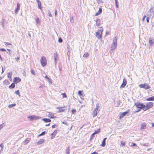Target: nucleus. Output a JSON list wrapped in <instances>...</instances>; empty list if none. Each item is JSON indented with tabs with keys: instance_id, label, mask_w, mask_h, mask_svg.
<instances>
[{
	"instance_id": "f257e3e1",
	"label": "nucleus",
	"mask_w": 154,
	"mask_h": 154,
	"mask_svg": "<svg viewBox=\"0 0 154 154\" xmlns=\"http://www.w3.org/2000/svg\"><path fill=\"white\" fill-rule=\"evenodd\" d=\"M103 29L102 27H100V29L96 33V36L98 38H101L102 37V32Z\"/></svg>"
},
{
	"instance_id": "f03ea898",
	"label": "nucleus",
	"mask_w": 154,
	"mask_h": 154,
	"mask_svg": "<svg viewBox=\"0 0 154 154\" xmlns=\"http://www.w3.org/2000/svg\"><path fill=\"white\" fill-rule=\"evenodd\" d=\"M117 37L116 36L114 38L113 41V43L111 46V50H114V49L116 48L117 47Z\"/></svg>"
},
{
	"instance_id": "7ed1b4c3",
	"label": "nucleus",
	"mask_w": 154,
	"mask_h": 154,
	"mask_svg": "<svg viewBox=\"0 0 154 154\" xmlns=\"http://www.w3.org/2000/svg\"><path fill=\"white\" fill-rule=\"evenodd\" d=\"M153 106V103L152 102H150L147 103L146 105L144 108L143 110L146 111L150 108H151Z\"/></svg>"
},
{
	"instance_id": "20e7f679",
	"label": "nucleus",
	"mask_w": 154,
	"mask_h": 154,
	"mask_svg": "<svg viewBox=\"0 0 154 154\" xmlns=\"http://www.w3.org/2000/svg\"><path fill=\"white\" fill-rule=\"evenodd\" d=\"M139 87L140 88H143L146 90L150 88V86L147 83L140 84L139 85Z\"/></svg>"
},
{
	"instance_id": "39448f33",
	"label": "nucleus",
	"mask_w": 154,
	"mask_h": 154,
	"mask_svg": "<svg viewBox=\"0 0 154 154\" xmlns=\"http://www.w3.org/2000/svg\"><path fill=\"white\" fill-rule=\"evenodd\" d=\"M134 105L136 106L137 108H140V109H143V110L145 107V105L141 103L137 102L136 103H135Z\"/></svg>"
},
{
	"instance_id": "423d86ee",
	"label": "nucleus",
	"mask_w": 154,
	"mask_h": 154,
	"mask_svg": "<svg viewBox=\"0 0 154 154\" xmlns=\"http://www.w3.org/2000/svg\"><path fill=\"white\" fill-rule=\"evenodd\" d=\"M40 62L42 65L43 66H45L47 64V60L46 59L45 57L44 56L42 57Z\"/></svg>"
},
{
	"instance_id": "0eeeda50",
	"label": "nucleus",
	"mask_w": 154,
	"mask_h": 154,
	"mask_svg": "<svg viewBox=\"0 0 154 154\" xmlns=\"http://www.w3.org/2000/svg\"><path fill=\"white\" fill-rule=\"evenodd\" d=\"M28 118L30 119V121H34L39 119V117L36 116L32 115L29 116L28 117Z\"/></svg>"
},
{
	"instance_id": "6e6552de",
	"label": "nucleus",
	"mask_w": 154,
	"mask_h": 154,
	"mask_svg": "<svg viewBox=\"0 0 154 154\" xmlns=\"http://www.w3.org/2000/svg\"><path fill=\"white\" fill-rule=\"evenodd\" d=\"M64 107V106L63 107H57L56 108L59 109L58 112H62L65 111V109H63Z\"/></svg>"
},
{
	"instance_id": "1a4fd4ad",
	"label": "nucleus",
	"mask_w": 154,
	"mask_h": 154,
	"mask_svg": "<svg viewBox=\"0 0 154 154\" xmlns=\"http://www.w3.org/2000/svg\"><path fill=\"white\" fill-rule=\"evenodd\" d=\"M154 15V11L149 10L148 12L147 16L149 17H152Z\"/></svg>"
},
{
	"instance_id": "9d476101",
	"label": "nucleus",
	"mask_w": 154,
	"mask_h": 154,
	"mask_svg": "<svg viewBox=\"0 0 154 154\" xmlns=\"http://www.w3.org/2000/svg\"><path fill=\"white\" fill-rule=\"evenodd\" d=\"M146 125L145 123H142L140 125V130L143 131V130L146 129Z\"/></svg>"
},
{
	"instance_id": "9b49d317",
	"label": "nucleus",
	"mask_w": 154,
	"mask_h": 154,
	"mask_svg": "<svg viewBox=\"0 0 154 154\" xmlns=\"http://www.w3.org/2000/svg\"><path fill=\"white\" fill-rule=\"evenodd\" d=\"M21 81V79L19 77H15L14 79L13 82L16 84L20 82Z\"/></svg>"
},
{
	"instance_id": "f8f14e48",
	"label": "nucleus",
	"mask_w": 154,
	"mask_h": 154,
	"mask_svg": "<svg viewBox=\"0 0 154 154\" xmlns=\"http://www.w3.org/2000/svg\"><path fill=\"white\" fill-rule=\"evenodd\" d=\"M129 110H128L127 111L124 112H123L121 114L120 116V118H123V117L125 116L129 112Z\"/></svg>"
},
{
	"instance_id": "ddd939ff",
	"label": "nucleus",
	"mask_w": 154,
	"mask_h": 154,
	"mask_svg": "<svg viewBox=\"0 0 154 154\" xmlns=\"http://www.w3.org/2000/svg\"><path fill=\"white\" fill-rule=\"evenodd\" d=\"M127 80L125 79H124L123 80V81L122 84L120 87L124 88L127 84Z\"/></svg>"
},
{
	"instance_id": "4468645a",
	"label": "nucleus",
	"mask_w": 154,
	"mask_h": 154,
	"mask_svg": "<svg viewBox=\"0 0 154 154\" xmlns=\"http://www.w3.org/2000/svg\"><path fill=\"white\" fill-rule=\"evenodd\" d=\"M107 139L106 137H105L104 138L100 146L103 147H104L106 145V139Z\"/></svg>"
},
{
	"instance_id": "2eb2a0df",
	"label": "nucleus",
	"mask_w": 154,
	"mask_h": 154,
	"mask_svg": "<svg viewBox=\"0 0 154 154\" xmlns=\"http://www.w3.org/2000/svg\"><path fill=\"white\" fill-rule=\"evenodd\" d=\"M54 62L55 64L57 63V60L58 59V56L57 53H55L54 54Z\"/></svg>"
},
{
	"instance_id": "dca6fc26",
	"label": "nucleus",
	"mask_w": 154,
	"mask_h": 154,
	"mask_svg": "<svg viewBox=\"0 0 154 154\" xmlns=\"http://www.w3.org/2000/svg\"><path fill=\"white\" fill-rule=\"evenodd\" d=\"M57 134V130H56L54 131L51 134V139H53L54 138L55 136Z\"/></svg>"
},
{
	"instance_id": "f3484780",
	"label": "nucleus",
	"mask_w": 154,
	"mask_h": 154,
	"mask_svg": "<svg viewBox=\"0 0 154 154\" xmlns=\"http://www.w3.org/2000/svg\"><path fill=\"white\" fill-rule=\"evenodd\" d=\"M36 1L38 3V8H39L42 10V8L41 2L40 1H39V0H36Z\"/></svg>"
},
{
	"instance_id": "a211bd4d",
	"label": "nucleus",
	"mask_w": 154,
	"mask_h": 154,
	"mask_svg": "<svg viewBox=\"0 0 154 154\" xmlns=\"http://www.w3.org/2000/svg\"><path fill=\"white\" fill-rule=\"evenodd\" d=\"M102 12V9L101 8H99V11L98 12H97L95 14V16H97L100 14Z\"/></svg>"
},
{
	"instance_id": "6ab92c4d",
	"label": "nucleus",
	"mask_w": 154,
	"mask_h": 154,
	"mask_svg": "<svg viewBox=\"0 0 154 154\" xmlns=\"http://www.w3.org/2000/svg\"><path fill=\"white\" fill-rule=\"evenodd\" d=\"M17 8L15 9V13H17L20 9V5L18 3H17Z\"/></svg>"
},
{
	"instance_id": "aec40b11",
	"label": "nucleus",
	"mask_w": 154,
	"mask_h": 154,
	"mask_svg": "<svg viewBox=\"0 0 154 154\" xmlns=\"http://www.w3.org/2000/svg\"><path fill=\"white\" fill-rule=\"evenodd\" d=\"M44 142L45 140L44 139H41L40 140L37 142V144L38 145H40L43 143H44Z\"/></svg>"
},
{
	"instance_id": "412c9836",
	"label": "nucleus",
	"mask_w": 154,
	"mask_h": 154,
	"mask_svg": "<svg viewBox=\"0 0 154 154\" xmlns=\"http://www.w3.org/2000/svg\"><path fill=\"white\" fill-rule=\"evenodd\" d=\"M99 112V111L97 112V111H95V110H94L92 113L93 116L94 117L96 116L97 114V113Z\"/></svg>"
},
{
	"instance_id": "4be33fe9",
	"label": "nucleus",
	"mask_w": 154,
	"mask_h": 154,
	"mask_svg": "<svg viewBox=\"0 0 154 154\" xmlns=\"http://www.w3.org/2000/svg\"><path fill=\"white\" fill-rule=\"evenodd\" d=\"M48 117L51 119L53 118L54 117V114L53 113L49 112L48 115Z\"/></svg>"
},
{
	"instance_id": "5701e85b",
	"label": "nucleus",
	"mask_w": 154,
	"mask_h": 154,
	"mask_svg": "<svg viewBox=\"0 0 154 154\" xmlns=\"http://www.w3.org/2000/svg\"><path fill=\"white\" fill-rule=\"evenodd\" d=\"M45 122H51V120L49 119L44 118L42 119Z\"/></svg>"
},
{
	"instance_id": "b1692460",
	"label": "nucleus",
	"mask_w": 154,
	"mask_h": 154,
	"mask_svg": "<svg viewBox=\"0 0 154 154\" xmlns=\"http://www.w3.org/2000/svg\"><path fill=\"white\" fill-rule=\"evenodd\" d=\"M146 100L147 101H154V96L149 97L146 99Z\"/></svg>"
},
{
	"instance_id": "393cba45",
	"label": "nucleus",
	"mask_w": 154,
	"mask_h": 154,
	"mask_svg": "<svg viewBox=\"0 0 154 154\" xmlns=\"http://www.w3.org/2000/svg\"><path fill=\"white\" fill-rule=\"evenodd\" d=\"M12 75V72H8L7 73L8 77V78H10L11 81V77Z\"/></svg>"
},
{
	"instance_id": "a878e982",
	"label": "nucleus",
	"mask_w": 154,
	"mask_h": 154,
	"mask_svg": "<svg viewBox=\"0 0 154 154\" xmlns=\"http://www.w3.org/2000/svg\"><path fill=\"white\" fill-rule=\"evenodd\" d=\"M100 19H97L96 21V25L97 26H100Z\"/></svg>"
},
{
	"instance_id": "bb28decb",
	"label": "nucleus",
	"mask_w": 154,
	"mask_h": 154,
	"mask_svg": "<svg viewBox=\"0 0 154 154\" xmlns=\"http://www.w3.org/2000/svg\"><path fill=\"white\" fill-rule=\"evenodd\" d=\"M149 43L150 45H152L154 43V41L151 38H149Z\"/></svg>"
},
{
	"instance_id": "cd10ccee",
	"label": "nucleus",
	"mask_w": 154,
	"mask_h": 154,
	"mask_svg": "<svg viewBox=\"0 0 154 154\" xmlns=\"http://www.w3.org/2000/svg\"><path fill=\"white\" fill-rule=\"evenodd\" d=\"M15 84L14 83H12L11 85H10L9 86V88L11 89V88H13L15 87Z\"/></svg>"
},
{
	"instance_id": "c85d7f7f",
	"label": "nucleus",
	"mask_w": 154,
	"mask_h": 154,
	"mask_svg": "<svg viewBox=\"0 0 154 154\" xmlns=\"http://www.w3.org/2000/svg\"><path fill=\"white\" fill-rule=\"evenodd\" d=\"M83 91H78V94L79 96H83Z\"/></svg>"
},
{
	"instance_id": "c756f323",
	"label": "nucleus",
	"mask_w": 154,
	"mask_h": 154,
	"mask_svg": "<svg viewBox=\"0 0 154 154\" xmlns=\"http://www.w3.org/2000/svg\"><path fill=\"white\" fill-rule=\"evenodd\" d=\"M3 83L4 85H8L9 83L8 81L5 80L3 81Z\"/></svg>"
},
{
	"instance_id": "7c9ffc66",
	"label": "nucleus",
	"mask_w": 154,
	"mask_h": 154,
	"mask_svg": "<svg viewBox=\"0 0 154 154\" xmlns=\"http://www.w3.org/2000/svg\"><path fill=\"white\" fill-rule=\"evenodd\" d=\"M70 152V149L69 148V147H68L67 149H66V151H65V153L66 154H69Z\"/></svg>"
},
{
	"instance_id": "2f4dec72",
	"label": "nucleus",
	"mask_w": 154,
	"mask_h": 154,
	"mask_svg": "<svg viewBox=\"0 0 154 154\" xmlns=\"http://www.w3.org/2000/svg\"><path fill=\"white\" fill-rule=\"evenodd\" d=\"M36 22L37 24H40V21L39 18L37 17L36 20Z\"/></svg>"
},
{
	"instance_id": "473e14b6",
	"label": "nucleus",
	"mask_w": 154,
	"mask_h": 154,
	"mask_svg": "<svg viewBox=\"0 0 154 154\" xmlns=\"http://www.w3.org/2000/svg\"><path fill=\"white\" fill-rule=\"evenodd\" d=\"M4 23H5V20L3 19H2V21L1 22V23L2 24V26L3 28L4 27Z\"/></svg>"
},
{
	"instance_id": "72a5a7b5",
	"label": "nucleus",
	"mask_w": 154,
	"mask_h": 154,
	"mask_svg": "<svg viewBox=\"0 0 154 154\" xmlns=\"http://www.w3.org/2000/svg\"><path fill=\"white\" fill-rule=\"evenodd\" d=\"M30 139L29 138H28L26 139L24 141L25 144H26L27 143H28L30 141Z\"/></svg>"
},
{
	"instance_id": "f704fd0d",
	"label": "nucleus",
	"mask_w": 154,
	"mask_h": 154,
	"mask_svg": "<svg viewBox=\"0 0 154 154\" xmlns=\"http://www.w3.org/2000/svg\"><path fill=\"white\" fill-rule=\"evenodd\" d=\"M16 106V104L15 103L12 104H11L9 105L8 106V107L9 108H12L14 106Z\"/></svg>"
},
{
	"instance_id": "c9c22d12",
	"label": "nucleus",
	"mask_w": 154,
	"mask_h": 154,
	"mask_svg": "<svg viewBox=\"0 0 154 154\" xmlns=\"http://www.w3.org/2000/svg\"><path fill=\"white\" fill-rule=\"evenodd\" d=\"M100 129H97L96 130H95L94 131V134H98L100 132Z\"/></svg>"
},
{
	"instance_id": "e433bc0d",
	"label": "nucleus",
	"mask_w": 154,
	"mask_h": 154,
	"mask_svg": "<svg viewBox=\"0 0 154 154\" xmlns=\"http://www.w3.org/2000/svg\"><path fill=\"white\" fill-rule=\"evenodd\" d=\"M88 56V53H85L83 55L84 57H87Z\"/></svg>"
},
{
	"instance_id": "4c0bfd02",
	"label": "nucleus",
	"mask_w": 154,
	"mask_h": 154,
	"mask_svg": "<svg viewBox=\"0 0 154 154\" xmlns=\"http://www.w3.org/2000/svg\"><path fill=\"white\" fill-rule=\"evenodd\" d=\"M15 93L16 94L18 95L19 96H20V92L19 90H17V91H15Z\"/></svg>"
},
{
	"instance_id": "58836bf2",
	"label": "nucleus",
	"mask_w": 154,
	"mask_h": 154,
	"mask_svg": "<svg viewBox=\"0 0 154 154\" xmlns=\"http://www.w3.org/2000/svg\"><path fill=\"white\" fill-rule=\"evenodd\" d=\"M70 52L69 51H68V52H67V55L68 56V58L69 60L70 59Z\"/></svg>"
},
{
	"instance_id": "ea45409f",
	"label": "nucleus",
	"mask_w": 154,
	"mask_h": 154,
	"mask_svg": "<svg viewBox=\"0 0 154 154\" xmlns=\"http://www.w3.org/2000/svg\"><path fill=\"white\" fill-rule=\"evenodd\" d=\"M63 95V98H66L67 97V95L65 93H62V94Z\"/></svg>"
},
{
	"instance_id": "a19ab883",
	"label": "nucleus",
	"mask_w": 154,
	"mask_h": 154,
	"mask_svg": "<svg viewBox=\"0 0 154 154\" xmlns=\"http://www.w3.org/2000/svg\"><path fill=\"white\" fill-rule=\"evenodd\" d=\"M149 10L154 11V7L152 6H151Z\"/></svg>"
},
{
	"instance_id": "79ce46f5",
	"label": "nucleus",
	"mask_w": 154,
	"mask_h": 154,
	"mask_svg": "<svg viewBox=\"0 0 154 154\" xmlns=\"http://www.w3.org/2000/svg\"><path fill=\"white\" fill-rule=\"evenodd\" d=\"M76 112V110L75 109H73L72 110V112L73 114H75Z\"/></svg>"
},
{
	"instance_id": "37998d69",
	"label": "nucleus",
	"mask_w": 154,
	"mask_h": 154,
	"mask_svg": "<svg viewBox=\"0 0 154 154\" xmlns=\"http://www.w3.org/2000/svg\"><path fill=\"white\" fill-rule=\"evenodd\" d=\"M70 21L71 23H72L73 22V17H70Z\"/></svg>"
},
{
	"instance_id": "c03bdc74",
	"label": "nucleus",
	"mask_w": 154,
	"mask_h": 154,
	"mask_svg": "<svg viewBox=\"0 0 154 154\" xmlns=\"http://www.w3.org/2000/svg\"><path fill=\"white\" fill-rule=\"evenodd\" d=\"M121 145L123 146H125V142L123 141H121Z\"/></svg>"
},
{
	"instance_id": "a18cd8bd",
	"label": "nucleus",
	"mask_w": 154,
	"mask_h": 154,
	"mask_svg": "<svg viewBox=\"0 0 154 154\" xmlns=\"http://www.w3.org/2000/svg\"><path fill=\"white\" fill-rule=\"evenodd\" d=\"M97 1L98 4H100L102 3V0H97Z\"/></svg>"
},
{
	"instance_id": "49530a36",
	"label": "nucleus",
	"mask_w": 154,
	"mask_h": 154,
	"mask_svg": "<svg viewBox=\"0 0 154 154\" xmlns=\"http://www.w3.org/2000/svg\"><path fill=\"white\" fill-rule=\"evenodd\" d=\"M58 42H59L61 43L63 42V40L62 38L60 37L58 39Z\"/></svg>"
},
{
	"instance_id": "de8ad7c7",
	"label": "nucleus",
	"mask_w": 154,
	"mask_h": 154,
	"mask_svg": "<svg viewBox=\"0 0 154 154\" xmlns=\"http://www.w3.org/2000/svg\"><path fill=\"white\" fill-rule=\"evenodd\" d=\"M5 45H11V44H10V43L8 42H5Z\"/></svg>"
},
{
	"instance_id": "09e8293b",
	"label": "nucleus",
	"mask_w": 154,
	"mask_h": 154,
	"mask_svg": "<svg viewBox=\"0 0 154 154\" xmlns=\"http://www.w3.org/2000/svg\"><path fill=\"white\" fill-rule=\"evenodd\" d=\"M31 72L33 75H35V72L33 70H31Z\"/></svg>"
},
{
	"instance_id": "8fccbe9b",
	"label": "nucleus",
	"mask_w": 154,
	"mask_h": 154,
	"mask_svg": "<svg viewBox=\"0 0 154 154\" xmlns=\"http://www.w3.org/2000/svg\"><path fill=\"white\" fill-rule=\"evenodd\" d=\"M94 135L95 134L94 133L92 134L91 137V140L93 139V138L94 137Z\"/></svg>"
},
{
	"instance_id": "3c124183",
	"label": "nucleus",
	"mask_w": 154,
	"mask_h": 154,
	"mask_svg": "<svg viewBox=\"0 0 154 154\" xmlns=\"http://www.w3.org/2000/svg\"><path fill=\"white\" fill-rule=\"evenodd\" d=\"M0 51H6V50L4 48H0Z\"/></svg>"
},
{
	"instance_id": "603ef678",
	"label": "nucleus",
	"mask_w": 154,
	"mask_h": 154,
	"mask_svg": "<svg viewBox=\"0 0 154 154\" xmlns=\"http://www.w3.org/2000/svg\"><path fill=\"white\" fill-rule=\"evenodd\" d=\"M100 108V106H99V103H97L96 106V108H97L98 109H99Z\"/></svg>"
},
{
	"instance_id": "864d4df0",
	"label": "nucleus",
	"mask_w": 154,
	"mask_h": 154,
	"mask_svg": "<svg viewBox=\"0 0 154 154\" xmlns=\"http://www.w3.org/2000/svg\"><path fill=\"white\" fill-rule=\"evenodd\" d=\"M45 133H46V132L45 131L42 132L41 133V135H42V136L44 135L45 134Z\"/></svg>"
},
{
	"instance_id": "5fc2aeb1",
	"label": "nucleus",
	"mask_w": 154,
	"mask_h": 154,
	"mask_svg": "<svg viewBox=\"0 0 154 154\" xmlns=\"http://www.w3.org/2000/svg\"><path fill=\"white\" fill-rule=\"evenodd\" d=\"M149 16H148V17H147L146 18V21L148 23L149 22Z\"/></svg>"
},
{
	"instance_id": "6e6d98bb",
	"label": "nucleus",
	"mask_w": 154,
	"mask_h": 154,
	"mask_svg": "<svg viewBox=\"0 0 154 154\" xmlns=\"http://www.w3.org/2000/svg\"><path fill=\"white\" fill-rule=\"evenodd\" d=\"M62 122L63 124H65V125H68V123L65 122L63 121V122Z\"/></svg>"
},
{
	"instance_id": "4d7b16f0",
	"label": "nucleus",
	"mask_w": 154,
	"mask_h": 154,
	"mask_svg": "<svg viewBox=\"0 0 154 154\" xmlns=\"http://www.w3.org/2000/svg\"><path fill=\"white\" fill-rule=\"evenodd\" d=\"M4 125H3V124H1L0 125V130L2 128H3V127Z\"/></svg>"
},
{
	"instance_id": "13d9d810",
	"label": "nucleus",
	"mask_w": 154,
	"mask_h": 154,
	"mask_svg": "<svg viewBox=\"0 0 154 154\" xmlns=\"http://www.w3.org/2000/svg\"><path fill=\"white\" fill-rule=\"evenodd\" d=\"M45 78L48 79L49 81H50V79L47 75L45 76Z\"/></svg>"
},
{
	"instance_id": "bf43d9fd",
	"label": "nucleus",
	"mask_w": 154,
	"mask_h": 154,
	"mask_svg": "<svg viewBox=\"0 0 154 154\" xmlns=\"http://www.w3.org/2000/svg\"><path fill=\"white\" fill-rule=\"evenodd\" d=\"M19 59H20L19 57H17L16 58H15V60L16 61H18V60H19Z\"/></svg>"
},
{
	"instance_id": "052dcab7",
	"label": "nucleus",
	"mask_w": 154,
	"mask_h": 154,
	"mask_svg": "<svg viewBox=\"0 0 154 154\" xmlns=\"http://www.w3.org/2000/svg\"><path fill=\"white\" fill-rule=\"evenodd\" d=\"M98 152H94L92 153H91V154H98Z\"/></svg>"
},
{
	"instance_id": "680f3d73",
	"label": "nucleus",
	"mask_w": 154,
	"mask_h": 154,
	"mask_svg": "<svg viewBox=\"0 0 154 154\" xmlns=\"http://www.w3.org/2000/svg\"><path fill=\"white\" fill-rule=\"evenodd\" d=\"M0 146L2 148V149L3 148V145L2 143H1V144H0Z\"/></svg>"
},
{
	"instance_id": "e2e57ef3",
	"label": "nucleus",
	"mask_w": 154,
	"mask_h": 154,
	"mask_svg": "<svg viewBox=\"0 0 154 154\" xmlns=\"http://www.w3.org/2000/svg\"><path fill=\"white\" fill-rule=\"evenodd\" d=\"M115 4L116 5L118 4V2L117 1V0H115Z\"/></svg>"
},
{
	"instance_id": "0e129e2a",
	"label": "nucleus",
	"mask_w": 154,
	"mask_h": 154,
	"mask_svg": "<svg viewBox=\"0 0 154 154\" xmlns=\"http://www.w3.org/2000/svg\"><path fill=\"white\" fill-rule=\"evenodd\" d=\"M56 126V125H54L52 126V128H55Z\"/></svg>"
},
{
	"instance_id": "69168bd1",
	"label": "nucleus",
	"mask_w": 154,
	"mask_h": 154,
	"mask_svg": "<svg viewBox=\"0 0 154 154\" xmlns=\"http://www.w3.org/2000/svg\"><path fill=\"white\" fill-rule=\"evenodd\" d=\"M146 17V16L144 15L142 19V20L143 21H144V20Z\"/></svg>"
},
{
	"instance_id": "338daca9",
	"label": "nucleus",
	"mask_w": 154,
	"mask_h": 154,
	"mask_svg": "<svg viewBox=\"0 0 154 154\" xmlns=\"http://www.w3.org/2000/svg\"><path fill=\"white\" fill-rule=\"evenodd\" d=\"M48 15L50 17H52L51 14L50 12L49 13H48Z\"/></svg>"
},
{
	"instance_id": "774afa93",
	"label": "nucleus",
	"mask_w": 154,
	"mask_h": 154,
	"mask_svg": "<svg viewBox=\"0 0 154 154\" xmlns=\"http://www.w3.org/2000/svg\"><path fill=\"white\" fill-rule=\"evenodd\" d=\"M54 13H55V16H56V15H57V10L55 11Z\"/></svg>"
}]
</instances>
